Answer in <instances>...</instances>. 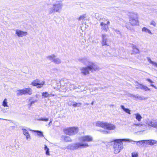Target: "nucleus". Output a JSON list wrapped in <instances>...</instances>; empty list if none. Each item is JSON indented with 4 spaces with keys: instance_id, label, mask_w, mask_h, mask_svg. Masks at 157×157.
Returning a JSON list of instances; mask_svg holds the SVG:
<instances>
[{
    "instance_id": "obj_1",
    "label": "nucleus",
    "mask_w": 157,
    "mask_h": 157,
    "mask_svg": "<svg viewBox=\"0 0 157 157\" xmlns=\"http://www.w3.org/2000/svg\"><path fill=\"white\" fill-rule=\"evenodd\" d=\"M82 62L87 67H82L80 69L81 73L86 75L89 74V71L93 72L99 70V67L95 63L89 61L86 59H83Z\"/></svg>"
},
{
    "instance_id": "obj_2",
    "label": "nucleus",
    "mask_w": 157,
    "mask_h": 157,
    "mask_svg": "<svg viewBox=\"0 0 157 157\" xmlns=\"http://www.w3.org/2000/svg\"><path fill=\"white\" fill-rule=\"evenodd\" d=\"M132 140L129 139H115L112 142L113 143L114 152L115 154L119 153L121 150L123 148L122 141L131 142Z\"/></svg>"
},
{
    "instance_id": "obj_3",
    "label": "nucleus",
    "mask_w": 157,
    "mask_h": 157,
    "mask_svg": "<svg viewBox=\"0 0 157 157\" xmlns=\"http://www.w3.org/2000/svg\"><path fill=\"white\" fill-rule=\"evenodd\" d=\"M87 143H83L82 142H77L74 143L68 144L64 149H67L70 151H74L79 149L82 148L89 147Z\"/></svg>"
},
{
    "instance_id": "obj_4",
    "label": "nucleus",
    "mask_w": 157,
    "mask_h": 157,
    "mask_svg": "<svg viewBox=\"0 0 157 157\" xmlns=\"http://www.w3.org/2000/svg\"><path fill=\"white\" fill-rule=\"evenodd\" d=\"M128 15L129 17V23L132 26L138 25L139 24L138 16L136 13L129 12Z\"/></svg>"
},
{
    "instance_id": "obj_5",
    "label": "nucleus",
    "mask_w": 157,
    "mask_h": 157,
    "mask_svg": "<svg viewBox=\"0 0 157 157\" xmlns=\"http://www.w3.org/2000/svg\"><path fill=\"white\" fill-rule=\"evenodd\" d=\"M53 7L50 8L48 10L49 13L51 14L55 12H59L61 10L63 5L60 1L56 2L55 4H53Z\"/></svg>"
},
{
    "instance_id": "obj_6",
    "label": "nucleus",
    "mask_w": 157,
    "mask_h": 157,
    "mask_svg": "<svg viewBox=\"0 0 157 157\" xmlns=\"http://www.w3.org/2000/svg\"><path fill=\"white\" fill-rule=\"evenodd\" d=\"M64 133L69 136H73L77 134L78 131V128L77 127H71L65 129Z\"/></svg>"
},
{
    "instance_id": "obj_7",
    "label": "nucleus",
    "mask_w": 157,
    "mask_h": 157,
    "mask_svg": "<svg viewBox=\"0 0 157 157\" xmlns=\"http://www.w3.org/2000/svg\"><path fill=\"white\" fill-rule=\"evenodd\" d=\"M45 82L44 81L40 82L39 79H36L32 82L31 85L33 86H36L37 88H41L44 84Z\"/></svg>"
},
{
    "instance_id": "obj_8",
    "label": "nucleus",
    "mask_w": 157,
    "mask_h": 157,
    "mask_svg": "<svg viewBox=\"0 0 157 157\" xmlns=\"http://www.w3.org/2000/svg\"><path fill=\"white\" fill-rule=\"evenodd\" d=\"M80 140L83 142H91L93 141V139L91 136L86 135L80 137Z\"/></svg>"
},
{
    "instance_id": "obj_9",
    "label": "nucleus",
    "mask_w": 157,
    "mask_h": 157,
    "mask_svg": "<svg viewBox=\"0 0 157 157\" xmlns=\"http://www.w3.org/2000/svg\"><path fill=\"white\" fill-rule=\"evenodd\" d=\"M134 83L135 85L136 89H140L145 91L150 90V89L147 86L142 84L139 83L137 81H135Z\"/></svg>"
},
{
    "instance_id": "obj_10",
    "label": "nucleus",
    "mask_w": 157,
    "mask_h": 157,
    "mask_svg": "<svg viewBox=\"0 0 157 157\" xmlns=\"http://www.w3.org/2000/svg\"><path fill=\"white\" fill-rule=\"evenodd\" d=\"M15 34L18 37H23L25 36L27 34V33L26 32L23 31L19 29H16L15 30Z\"/></svg>"
},
{
    "instance_id": "obj_11",
    "label": "nucleus",
    "mask_w": 157,
    "mask_h": 157,
    "mask_svg": "<svg viewBox=\"0 0 157 157\" xmlns=\"http://www.w3.org/2000/svg\"><path fill=\"white\" fill-rule=\"evenodd\" d=\"M107 35L105 34H102L101 35V44L102 46L109 45V44L107 43L108 40L107 39Z\"/></svg>"
},
{
    "instance_id": "obj_12",
    "label": "nucleus",
    "mask_w": 157,
    "mask_h": 157,
    "mask_svg": "<svg viewBox=\"0 0 157 157\" xmlns=\"http://www.w3.org/2000/svg\"><path fill=\"white\" fill-rule=\"evenodd\" d=\"M105 125V129L109 130H114L116 128V126L113 124L106 123Z\"/></svg>"
},
{
    "instance_id": "obj_13",
    "label": "nucleus",
    "mask_w": 157,
    "mask_h": 157,
    "mask_svg": "<svg viewBox=\"0 0 157 157\" xmlns=\"http://www.w3.org/2000/svg\"><path fill=\"white\" fill-rule=\"evenodd\" d=\"M100 25L101 26V29L106 32L109 29V27L107 24L104 23L103 22H101L100 23Z\"/></svg>"
},
{
    "instance_id": "obj_14",
    "label": "nucleus",
    "mask_w": 157,
    "mask_h": 157,
    "mask_svg": "<svg viewBox=\"0 0 157 157\" xmlns=\"http://www.w3.org/2000/svg\"><path fill=\"white\" fill-rule=\"evenodd\" d=\"M22 129L23 130V134L26 137V140H30L31 139V137L28 131L23 128H22Z\"/></svg>"
},
{
    "instance_id": "obj_15",
    "label": "nucleus",
    "mask_w": 157,
    "mask_h": 157,
    "mask_svg": "<svg viewBox=\"0 0 157 157\" xmlns=\"http://www.w3.org/2000/svg\"><path fill=\"white\" fill-rule=\"evenodd\" d=\"M157 143V141L154 140H146V144L149 145H153L156 144Z\"/></svg>"
},
{
    "instance_id": "obj_16",
    "label": "nucleus",
    "mask_w": 157,
    "mask_h": 157,
    "mask_svg": "<svg viewBox=\"0 0 157 157\" xmlns=\"http://www.w3.org/2000/svg\"><path fill=\"white\" fill-rule=\"evenodd\" d=\"M106 123H103L101 121H98L96 124V126L101 127L105 129Z\"/></svg>"
},
{
    "instance_id": "obj_17",
    "label": "nucleus",
    "mask_w": 157,
    "mask_h": 157,
    "mask_svg": "<svg viewBox=\"0 0 157 157\" xmlns=\"http://www.w3.org/2000/svg\"><path fill=\"white\" fill-rule=\"evenodd\" d=\"M24 89V90L25 95L28 94L30 95L32 94L33 90L31 88H28Z\"/></svg>"
},
{
    "instance_id": "obj_18",
    "label": "nucleus",
    "mask_w": 157,
    "mask_h": 157,
    "mask_svg": "<svg viewBox=\"0 0 157 157\" xmlns=\"http://www.w3.org/2000/svg\"><path fill=\"white\" fill-rule=\"evenodd\" d=\"M131 142H136V145L138 146H140L142 145L143 144H146V140H140L137 141H135L132 140Z\"/></svg>"
},
{
    "instance_id": "obj_19",
    "label": "nucleus",
    "mask_w": 157,
    "mask_h": 157,
    "mask_svg": "<svg viewBox=\"0 0 157 157\" xmlns=\"http://www.w3.org/2000/svg\"><path fill=\"white\" fill-rule=\"evenodd\" d=\"M25 95L24 89L19 90L17 91V96Z\"/></svg>"
},
{
    "instance_id": "obj_20",
    "label": "nucleus",
    "mask_w": 157,
    "mask_h": 157,
    "mask_svg": "<svg viewBox=\"0 0 157 157\" xmlns=\"http://www.w3.org/2000/svg\"><path fill=\"white\" fill-rule=\"evenodd\" d=\"M81 105V103H76L75 102H72L71 103L69 102L68 105L70 106L71 105H73L74 107H76L77 106L79 107L80 106V105Z\"/></svg>"
},
{
    "instance_id": "obj_21",
    "label": "nucleus",
    "mask_w": 157,
    "mask_h": 157,
    "mask_svg": "<svg viewBox=\"0 0 157 157\" xmlns=\"http://www.w3.org/2000/svg\"><path fill=\"white\" fill-rule=\"evenodd\" d=\"M121 108L126 113L130 114V111H131L128 108H126L124 105H121Z\"/></svg>"
},
{
    "instance_id": "obj_22",
    "label": "nucleus",
    "mask_w": 157,
    "mask_h": 157,
    "mask_svg": "<svg viewBox=\"0 0 157 157\" xmlns=\"http://www.w3.org/2000/svg\"><path fill=\"white\" fill-rule=\"evenodd\" d=\"M142 31L143 32H144L146 33H148L149 34H152L151 31L149 29L145 27H144L142 28Z\"/></svg>"
},
{
    "instance_id": "obj_23",
    "label": "nucleus",
    "mask_w": 157,
    "mask_h": 157,
    "mask_svg": "<svg viewBox=\"0 0 157 157\" xmlns=\"http://www.w3.org/2000/svg\"><path fill=\"white\" fill-rule=\"evenodd\" d=\"M87 17V14H84L81 15L78 18V21H81V20H83Z\"/></svg>"
},
{
    "instance_id": "obj_24",
    "label": "nucleus",
    "mask_w": 157,
    "mask_h": 157,
    "mask_svg": "<svg viewBox=\"0 0 157 157\" xmlns=\"http://www.w3.org/2000/svg\"><path fill=\"white\" fill-rule=\"evenodd\" d=\"M134 115L136 116V119L139 121H141V119L142 117L140 114L138 113H136L134 114Z\"/></svg>"
},
{
    "instance_id": "obj_25",
    "label": "nucleus",
    "mask_w": 157,
    "mask_h": 157,
    "mask_svg": "<svg viewBox=\"0 0 157 157\" xmlns=\"http://www.w3.org/2000/svg\"><path fill=\"white\" fill-rule=\"evenodd\" d=\"M44 150L45 151V154L47 155H50L49 149L48 148L47 145H44Z\"/></svg>"
},
{
    "instance_id": "obj_26",
    "label": "nucleus",
    "mask_w": 157,
    "mask_h": 157,
    "mask_svg": "<svg viewBox=\"0 0 157 157\" xmlns=\"http://www.w3.org/2000/svg\"><path fill=\"white\" fill-rule=\"evenodd\" d=\"M61 60L58 58H55L53 62L56 64H59L61 63Z\"/></svg>"
},
{
    "instance_id": "obj_27",
    "label": "nucleus",
    "mask_w": 157,
    "mask_h": 157,
    "mask_svg": "<svg viewBox=\"0 0 157 157\" xmlns=\"http://www.w3.org/2000/svg\"><path fill=\"white\" fill-rule=\"evenodd\" d=\"M147 59L148 61L149 62V63H150L153 66L155 67H157V63H156L154 61H152L151 60V59L149 58H147Z\"/></svg>"
},
{
    "instance_id": "obj_28",
    "label": "nucleus",
    "mask_w": 157,
    "mask_h": 157,
    "mask_svg": "<svg viewBox=\"0 0 157 157\" xmlns=\"http://www.w3.org/2000/svg\"><path fill=\"white\" fill-rule=\"evenodd\" d=\"M64 140L66 142H71L72 141V140L71 138L67 136H64Z\"/></svg>"
},
{
    "instance_id": "obj_29",
    "label": "nucleus",
    "mask_w": 157,
    "mask_h": 157,
    "mask_svg": "<svg viewBox=\"0 0 157 157\" xmlns=\"http://www.w3.org/2000/svg\"><path fill=\"white\" fill-rule=\"evenodd\" d=\"M56 56L54 55H52L51 56H48L47 57V59H48L50 61H52L53 62V60L55 58H56Z\"/></svg>"
},
{
    "instance_id": "obj_30",
    "label": "nucleus",
    "mask_w": 157,
    "mask_h": 157,
    "mask_svg": "<svg viewBox=\"0 0 157 157\" xmlns=\"http://www.w3.org/2000/svg\"><path fill=\"white\" fill-rule=\"evenodd\" d=\"M33 131L34 132H37V135L40 137H44V136L42 132L38 130H33Z\"/></svg>"
},
{
    "instance_id": "obj_31",
    "label": "nucleus",
    "mask_w": 157,
    "mask_h": 157,
    "mask_svg": "<svg viewBox=\"0 0 157 157\" xmlns=\"http://www.w3.org/2000/svg\"><path fill=\"white\" fill-rule=\"evenodd\" d=\"M7 103V99L6 98H5L2 102V105L4 107H8Z\"/></svg>"
},
{
    "instance_id": "obj_32",
    "label": "nucleus",
    "mask_w": 157,
    "mask_h": 157,
    "mask_svg": "<svg viewBox=\"0 0 157 157\" xmlns=\"http://www.w3.org/2000/svg\"><path fill=\"white\" fill-rule=\"evenodd\" d=\"M133 52L135 54L138 53L139 52V49L136 48V46H133Z\"/></svg>"
},
{
    "instance_id": "obj_33",
    "label": "nucleus",
    "mask_w": 157,
    "mask_h": 157,
    "mask_svg": "<svg viewBox=\"0 0 157 157\" xmlns=\"http://www.w3.org/2000/svg\"><path fill=\"white\" fill-rule=\"evenodd\" d=\"M147 125L146 124H145L141 123L140 128H141L142 129H145L147 128Z\"/></svg>"
},
{
    "instance_id": "obj_34",
    "label": "nucleus",
    "mask_w": 157,
    "mask_h": 157,
    "mask_svg": "<svg viewBox=\"0 0 157 157\" xmlns=\"http://www.w3.org/2000/svg\"><path fill=\"white\" fill-rule=\"evenodd\" d=\"M133 97L134 98H137L139 99L140 100H143L144 99H145V98H144L143 97L141 96H139L138 95H133Z\"/></svg>"
},
{
    "instance_id": "obj_35",
    "label": "nucleus",
    "mask_w": 157,
    "mask_h": 157,
    "mask_svg": "<svg viewBox=\"0 0 157 157\" xmlns=\"http://www.w3.org/2000/svg\"><path fill=\"white\" fill-rule=\"evenodd\" d=\"M42 96L45 98H47L49 97V94L47 92H43L42 94Z\"/></svg>"
},
{
    "instance_id": "obj_36",
    "label": "nucleus",
    "mask_w": 157,
    "mask_h": 157,
    "mask_svg": "<svg viewBox=\"0 0 157 157\" xmlns=\"http://www.w3.org/2000/svg\"><path fill=\"white\" fill-rule=\"evenodd\" d=\"M48 118H40L38 119V120L39 121H47L48 120Z\"/></svg>"
},
{
    "instance_id": "obj_37",
    "label": "nucleus",
    "mask_w": 157,
    "mask_h": 157,
    "mask_svg": "<svg viewBox=\"0 0 157 157\" xmlns=\"http://www.w3.org/2000/svg\"><path fill=\"white\" fill-rule=\"evenodd\" d=\"M132 157H138V155L137 152H133L132 154Z\"/></svg>"
},
{
    "instance_id": "obj_38",
    "label": "nucleus",
    "mask_w": 157,
    "mask_h": 157,
    "mask_svg": "<svg viewBox=\"0 0 157 157\" xmlns=\"http://www.w3.org/2000/svg\"><path fill=\"white\" fill-rule=\"evenodd\" d=\"M150 25L155 27L156 26V24L155 21H152L151 22Z\"/></svg>"
},
{
    "instance_id": "obj_39",
    "label": "nucleus",
    "mask_w": 157,
    "mask_h": 157,
    "mask_svg": "<svg viewBox=\"0 0 157 157\" xmlns=\"http://www.w3.org/2000/svg\"><path fill=\"white\" fill-rule=\"evenodd\" d=\"M37 101V100L32 101H31L30 103L28 105L30 107L31 106V105H32V104L35 103Z\"/></svg>"
},
{
    "instance_id": "obj_40",
    "label": "nucleus",
    "mask_w": 157,
    "mask_h": 157,
    "mask_svg": "<svg viewBox=\"0 0 157 157\" xmlns=\"http://www.w3.org/2000/svg\"><path fill=\"white\" fill-rule=\"evenodd\" d=\"M146 80L151 83H154V82L151 79L149 78H147L146 79Z\"/></svg>"
},
{
    "instance_id": "obj_41",
    "label": "nucleus",
    "mask_w": 157,
    "mask_h": 157,
    "mask_svg": "<svg viewBox=\"0 0 157 157\" xmlns=\"http://www.w3.org/2000/svg\"><path fill=\"white\" fill-rule=\"evenodd\" d=\"M125 27L126 28H127V29H128L129 30H131V28L130 27V26H128V25L127 24H126L125 25Z\"/></svg>"
},
{
    "instance_id": "obj_42",
    "label": "nucleus",
    "mask_w": 157,
    "mask_h": 157,
    "mask_svg": "<svg viewBox=\"0 0 157 157\" xmlns=\"http://www.w3.org/2000/svg\"><path fill=\"white\" fill-rule=\"evenodd\" d=\"M140 123H138V124H133V126H138L140 127Z\"/></svg>"
},
{
    "instance_id": "obj_43",
    "label": "nucleus",
    "mask_w": 157,
    "mask_h": 157,
    "mask_svg": "<svg viewBox=\"0 0 157 157\" xmlns=\"http://www.w3.org/2000/svg\"><path fill=\"white\" fill-rule=\"evenodd\" d=\"M114 31L115 32H116L117 34H120L121 33L118 30H116V29H114Z\"/></svg>"
},
{
    "instance_id": "obj_44",
    "label": "nucleus",
    "mask_w": 157,
    "mask_h": 157,
    "mask_svg": "<svg viewBox=\"0 0 157 157\" xmlns=\"http://www.w3.org/2000/svg\"><path fill=\"white\" fill-rule=\"evenodd\" d=\"M1 111L3 112V113H6V110L5 109H1Z\"/></svg>"
},
{
    "instance_id": "obj_45",
    "label": "nucleus",
    "mask_w": 157,
    "mask_h": 157,
    "mask_svg": "<svg viewBox=\"0 0 157 157\" xmlns=\"http://www.w3.org/2000/svg\"><path fill=\"white\" fill-rule=\"evenodd\" d=\"M151 86L153 87L154 88H155L156 89H157V87L156 86H155L153 84H151Z\"/></svg>"
},
{
    "instance_id": "obj_46",
    "label": "nucleus",
    "mask_w": 157,
    "mask_h": 157,
    "mask_svg": "<svg viewBox=\"0 0 157 157\" xmlns=\"http://www.w3.org/2000/svg\"><path fill=\"white\" fill-rule=\"evenodd\" d=\"M106 24H107V25H109V24H110V22L109 21H108L107 22V23H106Z\"/></svg>"
},
{
    "instance_id": "obj_47",
    "label": "nucleus",
    "mask_w": 157,
    "mask_h": 157,
    "mask_svg": "<svg viewBox=\"0 0 157 157\" xmlns=\"http://www.w3.org/2000/svg\"><path fill=\"white\" fill-rule=\"evenodd\" d=\"M52 121H51L48 124V125H49V126H50V124L51 123H52Z\"/></svg>"
},
{
    "instance_id": "obj_48",
    "label": "nucleus",
    "mask_w": 157,
    "mask_h": 157,
    "mask_svg": "<svg viewBox=\"0 0 157 157\" xmlns=\"http://www.w3.org/2000/svg\"><path fill=\"white\" fill-rule=\"evenodd\" d=\"M94 101H93L91 103V104L92 105H93V104H94Z\"/></svg>"
},
{
    "instance_id": "obj_49",
    "label": "nucleus",
    "mask_w": 157,
    "mask_h": 157,
    "mask_svg": "<svg viewBox=\"0 0 157 157\" xmlns=\"http://www.w3.org/2000/svg\"><path fill=\"white\" fill-rule=\"evenodd\" d=\"M104 133H107L108 132H106V131H105V132H104Z\"/></svg>"
},
{
    "instance_id": "obj_50",
    "label": "nucleus",
    "mask_w": 157,
    "mask_h": 157,
    "mask_svg": "<svg viewBox=\"0 0 157 157\" xmlns=\"http://www.w3.org/2000/svg\"><path fill=\"white\" fill-rule=\"evenodd\" d=\"M0 119H1V120H3L4 119H2V118H0Z\"/></svg>"
},
{
    "instance_id": "obj_51",
    "label": "nucleus",
    "mask_w": 157,
    "mask_h": 157,
    "mask_svg": "<svg viewBox=\"0 0 157 157\" xmlns=\"http://www.w3.org/2000/svg\"><path fill=\"white\" fill-rule=\"evenodd\" d=\"M86 104L87 105H88L89 104L88 103H86Z\"/></svg>"
},
{
    "instance_id": "obj_52",
    "label": "nucleus",
    "mask_w": 157,
    "mask_h": 157,
    "mask_svg": "<svg viewBox=\"0 0 157 157\" xmlns=\"http://www.w3.org/2000/svg\"><path fill=\"white\" fill-rule=\"evenodd\" d=\"M52 96H54V94H53V95H52Z\"/></svg>"
}]
</instances>
